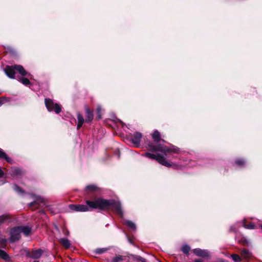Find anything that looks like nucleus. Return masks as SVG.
Segmentation results:
<instances>
[{"mask_svg":"<svg viewBox=\"0 0 262 262\" xmlns=\"http://www.w3.org/2000/svg\"><path fill=\"white\" fill-rule=\"evenodd\" d=\"M231 256L234 262H239L241 261V258L239 255L237 254H234L231 255Z\"/></svg>","mask_w":262,"mask_h":262,"instance_id":"obj_26","label":"nucleus"},{"mask_svg":"<svg viewBox=\"0 0 262 262\" xmlns=\"http://www.w3.org/2000/svg\"><path fill=\"white\" fill-rule=\"evenodd\" d=\"M45 104L49 112L54 111L56 114H58L61 112V106L57 103H54L53 100L50 99H45Z\"/></svg>","mask_w":262,"mask_h":262,"instance_id":"obj_5","label":"nucleus"},{"mask_svg":"<svg viewBox=\"0 0 262 262\" xmlns=\"http://www.w3.org/2000/svg\"><path fill=\"white\" fill-rule=\"evenodd\" d=\"M152 138L156 142H159L161 140L160 134L158 130H155L152 134Z\"/></svg>","mask_w":262,"mask_h":262,"instance_id":"obj_16","label":"nucleus"},{"mask_svg":"<svg viewBox=\"0 0 262 262\" xmlns=\"http://www.w3.org/2000/svg\"><path fill=\"white\" fill-rule=\"evenodd\" d=\"M8 219L7 215H2L0 216V224H2L4 221Z\"/></svg>","mask_w":262,"mask_h":262,"instance_id":"obj_32","label":"nucleus"},{"mask_svg":"<svg viewBox=\"0 0 262 262\" xmlns=\"http://www.w3.org/2000/svg\"><path fill=\"white\" fill-rule=\"evenodd\" d=\"M261 228H262V225L261 226Z\"/></svg>","mask_w":262,"mask_h":262,"instance_id":"obj_40","label":"nucleus"},{"mask_svg":"<svg viewBox=\"0 0 262 262\" xmlns=\"http://www.w3.org/2000/svg\"><path fill=\"white\" fill-rule=\"evenodd\" d=\"M20 233L18 227L12 228L10 231V242L13 243L18 240L20 238Z\"/></svg>","mask_w":262,"mask_h":262,"instance_id":"obj_6","label":"nucleus"},{"mask_svg":"<svg viewBox=\"0 0 262 262\" xmlns=\"http://www.w3.org/2000/svg\"><path fill=\"white\" fill-rule=\"evenodd\" d=\"M144 156L150 159L156 160L159 163L167 167H169L172 166L171 163L167 161L163 156H161L159 155H156L154 154L146 152L144 154Z\"/></svg>","mask_w":262,"mask_h":262,"instance_id":"obj_4","label":"nucleus"},{"mask_svg":"<svg viewBox=\"0 0 262 262\" xmlns=\"http://www.w3.org/2000/svg\"><path fill=\"white\" fill-rule=\"evenodd\" d=\"M13 190L17 193L22 194L24 191L22 189L17 185H14L13 186Z\"/></svg>","mask_w":262,"mask_h":262,"instance_id":"obj_24","label":"nucleus"},{"mask_svg":"<svg viewBox=\"0 0 262 262\" xmlns=\"http://www.w3.org/2000/svg\"><path fill=\"white\" fill-rule=\"evenodd\" d=\"M23 173V171L19 168H14L12 169L11 174L14 176H21Z\"/></svg>","mask_w":262,"mask_h":262,"instance_id":"obj_17","label":"nucleus"},{"mask_svg":"<svg viewBox=\"0 0 262 262\" xmlns=\"http://www.w3.org/2000/svg\"><path fill=\"white\" fill-rule=\"evenodd\" d=\"M246 220H244L243 221V226L245 228H247V229H254L255 228V225H254V224L253 223H251L249 224H246Z\"/></svg>","mask_w":262,"mask_h":262,"instance_id":"obj_19","label":"nucleus"},{"mask_svg":"<svg viewBox=\"0 0 262 262\" xmlns=\"http://www.w3.org/2000/svg\"><path fill=\"white\" fill-rule=\"evenodd\" d=\"M245 163V161L243 159H238L235 161V163L239 166H242L244 165Z\"/></svg>","mask_w":262,"mask_h":262,"instance_id":"obj_31","label":"nucleus"},{"mask_svg":"<svg viewBox=\"0 0 262 262\" xmlns=\"http://www.w3.org/2000/svg\"><path fill=\"white\" fill-rule=\"evenodd\" d=\"M129 258L137 262H146V259L140 256L132 254L129 256Z\"/></svg>","mask_w":262,"mask_h":262,"instance_id":"obj_15","label":"nucleus"},{"mask_svg":"<svg viewBox=\"0 0 262 262\" xmlns=\"http://www.w3.org/2000/svg\"><path fill=\"white\" fill-rule=\"evenodd\" d=\"M4 173L2 169L0 168V178L4 176Z\"/></svg>","mask_w":262,"mask_h":262,"instance_id":"obj_35","label":"nucleus"},{"mask_svg":"<svg viewBox=\"0 0 262 262\" xmlns=\"http://www.w3.org/2000/svg\"><path fill=\"white\" fill-rule=\"evenodd\" d=\"M33 198L35 199V200L29 204L30 207H32L35 205L38 206L40 203L43 202V199L39 196L33 195Z\"/></svg>","mask_w":262,"mask_h":262,"instance_id":"obj_10","label":"nucleus"},{"mask_svg":"<svg viewBox=\"0 0 262 262\" xmlns=\"http://www.w3.org/2000/svg\"><path fill=\"white\" fill-rule=\"evenodd\" d=\"M86 205H70L69 208L73 211L86 212L89 211V208L100 210H111L115 211L120 217L123 215V212L119 202L113 200L98 199L94 201L88 200Z\"/></svg>","mask_w":262,"mask_h":262,"instance_id":"obj_1","label":"nucleus"},{"mask_svg":"<svg viewBox=\"0 0 262 262\" xmlns=\"http://www.w3.org/2000/svg\"><path fill=\"white\" fill-rule=\"evenodd\" d=\"M19 81L25 85H28L30 83V80L27 78H19Z\"/></svg>","mask_w":262,"mask_h":262,"instance_id":"obj_22","label":"nucleus"},{"mask_svg":"<svg viewBox=\"0 0 262 262\" xmlns=\"http://www.w3.org/2000/svg\"><path fill=\"white\" fill-rule=\"evenodd\" d=\"M97 189V187L95 185H88L86 187L85 190L88 191H93Z\"/></svg>","mask_w":262,"mask_h":262,"instance_id":"obj_27","label":"nucleus"},{"mask_svg":"<svg viewBox=\"0 0 262 262\" xmlns=\"http://www.w3.org/2000/svg\"><path fill=\"white\" fill-rule=\"evenodd\" d=\"M82 124H82V123H78L77 127V129H79L81 127Z\"/></svg>","mask_w":262,"mask_h":262,"instance_id":"obj_36","label":"nucleus"},{"mask_svg":"<svg viewBox=\"0 0 262 262\" xmlns=\"http://www.w3.org/2000/svg\"><path fill=\"white\" fill-rule=\"evenodd\" d=\"M20 233H23L26 235H28L31 232V228L27 226H18Z\"/></svg>","mask_w":262,"mask_h":262,"instance_id":"obj_13","label":"nucleus"},{"mask_svg":"<svg viewBox=\"0 0 262 262\" xmlns=\"http://www.w3.org/2000/svg\"><path fill=\"white\" fill-rule=\"evenodd\" d=\"M148 149L152 151H161L165 156L169 154H177L180 151V149L174 145H170L169 147H166L161 144L155 146L152 143L149 144Z\"/></svg>","mask_w":262,"mask_h":262,"instance_id":"obj_2","label":"nucleus"},{"mask_svg":"<svg viewBox=\"0 0 262 262\" xmlns=\"http://www.w3.org/2000/svg\"><path fill=\"white\" fill-rule=\"evenodd\" d=\"M194 262H204V261L201 259H195Z\"/></svg>","mask_w":262,"mask_h":262,"instance_id":"obj_37","label":"nucleus"},{"mask_svg":"<svg viewBox=\"0 0 262 262\" xmlns=\"http://www.w3.org/2000/svg\"><path fill=\"white\" fill-rule=\"evenodd\" d=\"M59 242L66 248L68 249L70 247L71 243L68 239L66 238H61L59 239Z\"/></svg>","mask_w":262,"mask_h":262,"instance_id":"obj_12","label":"nucleus"},{"mask_svg":"<svg viewBox=\"0 0 262 262\" xmlns=\"http://www.w3.org/2000/svg\"><path fill=\"white\" fill-rule=\"evenodd\" d=\"M107 250V248H97L95 250V253L96 254H100Z\"/></svg>","mask_w":262,"mask_h":262,"instance_id":"obj_28","label":"nucleus"},{"mask_svg":"<svg viewBox=\"0 0 262 262\" xmlns=\"http://www.w3.org/2000/svg\"><path fill=\"white\" fill-rule=\"evenodd\" d=\"M85 111H86L85 122H91L93 119V113L88 108H86Z\"/></svg>","mask_w":262,"mask_h":262,"instance_id":"obj_11","label":"nucleus"},{"mask_svg":"<svg viewBox=\"0 0 262 262\" xmlns=\"http://www.w3.org/2000/svg\"><path fill=\"white\" fill-rule=\"evenodd\" d=\"M16 70L21 76H30L31 75L28 73L24 69L23 66L20 65H14V66H7L4 69V71L7 76L12 79L15 78V72Z\"/></svg>","mask_w":262,"mask_h":262,"instance_id":"obj_3","label":"nucleus"},{"mask_svg":"<svg viewBox=\"0 0 262 262\" xmlns=\"http://www.w3.org/2000/svg\"><path fill=\"white\" fill-rule=\"evenodd\" d=\"M190 249V247L187 245H184L182 247V252L186 254H188L189 253Z\"/></svg>","mask_w":262,"mask_h":262,"instance_id":"obj_25","label":"nucleus"},{"mask_svg":"<svg viewBox=\"0 0 262 262\" xmlns=\"http://www.w3.org/2000/svg\"><path fill=\"white\" fill-rule=\"evenodd\" d=\"M9 101V98L6 97H2L0 98V106L5 103Z\"/></svg>","mask_w":262,"mask_h":262,"instance_id":"obj_30","label":"nucleus"},{"mask_svg":"<svg viewBox=\"0 0 262 262\" xmlns=\"http://www.w3.org/2000/svg\"><path fill=\"white\" fill-rule=\"evenodd\" d=\"M193 253L198 256L203 258H208L211 255L210 253L207 250H203L200 248H196L193 250Z\"/></svg>","mask_w":262,"mask_h":262,"instance_id":"obj_7","label":"nucleus"},{"mask_svg":"<svg viewBox=\"0 0 262 262\" xmlns=\"http://www.w3.org/2000/svg\"><path fill=\"white\" fill-rule=\"evenodd\" d=\"M230 231H235V230L233 229V227L232 226L230 227Z\"/></svg>","mask_w":262,"mask_h":262,"instance_id":"obj_38","label":"nucleus"},{"mask_svg":"<svg viewBox=\"0 0 262 262\" xmlns=\"http://www.w3.org/2000/svg\"><path fill=\"white\" fill-rule=\"evenodd\" d=\"M6 242V239L5 238H0V243L2 244H5Z\"/></svg>","mask_w":262,"mask_h":262,"instance_id":"obj_34","label":"nucleus"},{"mask_svg":"<svg viewBox=\"0 0 262 262\" xmlns=\"http://www.w3.org/2000/svg\"><path fill=\"white\" fill-rule=\"evenodd\" d=\"M0 257L6 261H9L10 257L8 254L4 251L0 249Z\"/></svg>","mask_w":262,"mask_h":262,"instance_id":"obj_18","label":"nucleus"},{"mask_svg":"<svg viewBox=\"0 0 262 262\" xmlns=\"http://www.w3.org/2000/svg\"><path fill=\"white\" fill-rule=\"evenodd\" d=\"M0 158L4 159L7 162H10L11 159L9 157L7 156V155L2 150L0 149Z\"/></svg>","mask_w":262,"mask_h":262,"instance_id":"obj_21","label":"nucleus"},{"mask_svg":"<svg viewBox=\"0 0 262 262\" xmlns=\"http://www.w3.org/2000/svg\"><path fill=\"white\" fill-rule=\"evenodd\" d=\"M69 231H66V232L64 233L65 234H69Z\"/></svg>","mask_w":262,"mask_h":262,"instance_id":"obj_39","label":"nucleus"},{"mask_svg":"<svg viewBox=\"0 0 262 262\" xmlns=\"http://www.w3.org/2000/svg\"><path fill=\"white\" fill-rule=\"evenodd\" d=\"M42 253V250L40 249L34 250L32 252L31 257L34 259H37L41 256Z\"/></svg>","mask_w":262,"mask_h":262,"instance_id":"obj_14","label":"nucleus"},{"mask_svg":"<svg viewBox=\"0 0 262 262\" xmlns=\"http://www.w3.org/2000/svg\"><path fill=\"white\" fill-rule=\"evenodd\" d=\"M241 255L243 258L246 260H248L252 257L251 252L246 249H243L241 250Z\"/></svg>","mask_w":262,"mask_h":262,"instance_id":"obj_9","label":"nucleus"},{"mask_svg":"<svg viewBox=\"0 0 262 262\" xmlns=\"http://www.w3.org/2000/svg\"><path fill=\"white\" fill-rule=\"evenodd\" d=\"M125 224L130 228L135 230L136 229V225L135 224L130 221H125Z\"/></svg>","mask_w":262,"mask_h":262,"instance_id":"obj_23","label":"nucleus"},{"mask_svg":"<svg viewBox=\"0 0 262 262\" xmlns=\"http://www.w3.org/2000/svg\"><path fill=\"white\" fill-rule=\"evenodd\" d=\"M97 111L98 113L97 117L98 119H100L101 118V116L100 115L101 107L100 106H98L97 108Z\"/></svg>","mask_w":262,"mask_h":262,"instance_id":"obj_33","label":"nucleus"},{"mask_svg":"<svg viewBox=\"0 0 262 262\" xmlns=\"http://www.w3.org/2000/svg\"><path fill=\"white\" fill-rule=\"evenodd\" d=\"M77 119H78V123L83 124L84 121V120L82 116L80 114H77Z\"/></svg>","mask_w":262,"mask_h":262,"instance_id":"obj_29","label":"nucleus"},{"mask_svg":"<svg viewBox=\"0 0 262 262\" xmlns=\"http://www.w3.org/2000/svg\"><path fill=\"white\" fill-rule=\"evenodd\" d=\"M142 135L140 132H136L134 133L131 137V141L136 147H139Z\"/></svg>","mask_w":262,"mask_h":262,"instance_id":"obj_8","label":"nucleus"},{"mask_svg":"<svg viewBox=\"0 0 262 262\" xmlns=\"http://www.w3.org/2000/svg\"><path fill=\"white\" fill-rule=\"evenodd\" d=\"M123 260V256L117 255L115 256L112 260H108L107 262H121Z\"/></svg>","mask_w":262,"mask_h":262,"instance_id":"obj_20","label":"nucleus"}]
</instances>
